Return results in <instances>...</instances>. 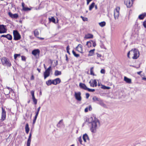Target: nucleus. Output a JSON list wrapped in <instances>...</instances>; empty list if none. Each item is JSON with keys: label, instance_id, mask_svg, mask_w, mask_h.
Segmentation results:
<instances>
[{"label": "nucleus", "instance_id": "nucleus-1", "mask_svg": "<svg viewBox=\"0 0 146 146\" xmlns=\"http://www.w3.org/2000/svg\"><path fill=\"white\" fill-rule=\"evenodd\" d=\"M89 121L91 125L90 129L91 131L93 133H96L97 129L100 125L99 120L95 117H91L89 118Z\"/></svg>", "mask_w": 146, "mask_h": 146}, {"label": "nucleus", "instance_id": "nucleus-2", "mask_svg": "<svg viewBox=\"0 0 146 146\" xmlns=\"http://www.w3.org/2000/svg\"><path fill=\"white\" fill-rule=\"evenodd\" d=\"M130 55L132 56L131 58L133 59H136L139 57V52L138 49L134 48L132 49L128 53L127 56L129 58H131L129 56Z\"/></svg>", "mask_w": 146, "mask_h": 146}, {"label": "nucleus", "instance_id": "nucleus-3", "mask_svg": "<svg viewBox=\"0 0 146 146\" xmlns=\"http://www.w3.org/2000/svg\"><path fill=\"white\" fill-rule=\"evenodd\" d=\"M2 65L4 66L10 67L11 65V63L8 58L6 57H3L1 59Z\"/></svg>", "mask_w": 146, "mask_h": 146}, {"label": "nucleus", "instance_id": "nucleus-4", "mask_svg": "<svg viewBox=\"0 0 146 146\" xmlns=\"http://www.w3.org/2000/svg\"><path fill=\"white\" fill-rule=\"evenodd\" d=\"M119 10L120 8L119 7H117L114 11V19L116 20H118V19L119 14Z\"/></svg>", "mask_w": 146, "mask_h": 146}, {"label": "nucleus", "instance_id": "nucleus-5", "mask_svg": "<svg viewBox=\"0 0 146 146\" xmlns=\"http://www.w3.org/2000/svg\"><path fill=\"white\" fill-rule=\"evenodd\" d=\"M13 33L14 40H19L21 38V35L17 31L14 30L13 31Z\"/></svg>", "mask_w": 146, "mask_h": 146}, {"label": "nucleus", "instance_id": "nucleus-6", "mask_svg": "<svg viewBox=\"0 0 146 146\" xmlns=\"http://www.w3.org/2000/svg\"><path fill=\"white\" fill-rule=\"evenodd\" d=\"M7 29L5 25H0V34L4 33H6Z\"/></svg>", "mask_w": 146, "mask_h": 146}, {"label": "nucleus", "instance_id": "nucleus-7", "mask_svg": "<svg viewBox=\"0 0 146 146\" xmlns=\"http://www.w3.org/2000/svg\"><path fill=\"white\" fill-rule=\"evenodd\" d=\"M124 2L125 4L126 5L127 7L130 8L132 5V0H124Z\"/></svg>", "mask_w": 146, "mask_h": 146}, {"label": "nucleus", "instance_id": "nucleus-8", "mask_svg": "<svg viewBox=\"0 0 146 146\" xmlns=\"http://www.w3.org/2000/svg\"><path fill=\"white\" fill-rule=\"evenodd\" d=\"M81 95V93L80 92H75V97L76 99L78 101H80L81 100L82 98Z\"/></svg>", "mask_w": 146, "mask_h": 146}, {"label": "nucleus", "instance_id": "nucleus-9", "mask_svg": "<svg viewBox=\"0 0 146 146\" xmlns=\"http://www.w3.org/2000/svg\"><path fill=\"white\" fill-rule=\"evenodd\" d=\"M6 117V111L5 110L3 109V107L2 108V113H1V117L0 119L1 121H4Z\"/></svg>", "mask_w": 146, "mask_h": 146}, {"label": "nucleus", "instance_id": "nucleus-10", "mask_svg": "<svg viewBox=\"0 0 146 146\" xmlns=\"http://www.w3.org/2000/svg\"><path fill=\"white\" fill-rule=\"evenodd\" d=\"M40 53V50L39 49H35L33 50L32 52V54L35 56L38 54L39 56Z\"/></svg>", "mask_w": 146, "mask_h": 146}, {"label": "nucleus", "instance_id": "nucleus-11", "mask_svg": "<svg viewBox=\"0 0 146 146\" xmlns=\"http://www.w3.org/2000/svg\"><path fill=\"white\" fill-rule=\"evenodd\" d=\"M76 50L81 53H83L82 46L79 44L76 47Z\"/></svg>", "mask_w": 146, "mask_h": 146}, {"label": "nucleus", "instance_id": "nucleus-12", "mask_svg": "<svg viewBox=\"0 0 146 146\" xmlns=\"http://www.w3.org/2000/svg\"><path fill=\"white\" fill-rule=\"evenodd\" d=\"M1 37H5L9 40H11L12 38V36L9 34H8L7 35H2L1 36Z\"/></svg>", "mask_w": 146, "mask_h": 146}, {"label": "nucleus", "instance_id": "nucleus-13", "mask_svg": "<svg viewBox=\"0 0 146 146\" xmlns=\"http://www.w3.org/2000/svg\"><path fill=\"white\" fill-rule=\"evenodd\" d=\"M31 135L32 133H31L30 132V133L29 137L27 141V146H30L31 140Z\"/></svg>", "mask_w": 146, "mask_h": 146}, {"label": "nucleus", "instance_id": "nucleus-14", "mask_svg": "<svg viewBox=\"0 0 146 146\" xmlns=\"http://www.w3.org/2000/svg\"><path fill=\"white\" fill-rule=\"evenodd\" d=\"M83 139L84 142H87V141H89V137L87 134H85L83 135Z\"/></svg>", "mask_w": 146, "mask_h": 146}, {"label": "nucleus", "instance_id": "nucleus-15", "mask_svg": "<svg viewBox=\"0 0 146 146\" xmlns=\"http://www.w3.org/2000/svg\"><path fill=\"white\" fill-rule=\"evenodd\" d=\"M79 86L80 88L85 90H87L88 88L85 84L81 83H80Z\"/></svg>", "mask_w": 146, "mask_h": 146}, {"label": "nucleus", "instance_id": "nucleus-16", "mask_svg": "<svg viewBox=\"0 0 146 146\" xmlns=\"http://www.w3.org/2000/svg\"><path fill=\"white\" fill-rule=\"evenodd\" d=\"M97 103L98 104L100 105L101 106L105 107H106V105L104 103L103 101L100 98Z\"/></svg>", "mask_w": 146, "mask_h": 146}, {"label": "nucleus", "instance_id": "nucleus-17", "mask_svg": "<svg viewBox=\"0 0 146 146\" xmlns=\"http://www.w3.org/2000/svg\"><path fill=\"white\" fill-rule=\"evenodd\" d=\"M146 16V13H144L139 15L138 18L140 19H143Z\"/></svg>", "mask_w": 146, "mask_h": 146}, {"label": "nucleus", "instance_id": "nucleus-18", "mask_svg": "<svg viewBox=\"0 0 146 146\" xmlns=\"http://www.w3.org/2000/svg\"><path fill=\"white\" fill-rule=\"evenodd\" d=\"M124 80L125 82L128 83L130 84L131 83V80L126 76L124 77Z\"/></svg>", "mask_w": 146, "mask_h": 146}, {"label": "nucleus", "instance_id": "nucleus-19", "mask_svg": "<svg viewBox=\"0 0 146 146\" xmlns=\"http://www.w3.org/2000/svg\"><path fill=\"white\" fill-rule=\"evenodd\" d=\"M55 85L59 84L61 82V80L59 78H56L54 80Z\"/></svg>", "mask_w": 146, "mask_h": 146}, {"label": "nucleus", "instance_id": "nucleus-20", "mask_svg": "<svg viewBox=\"0 0 146 146\" xmlns=\"http://www.w3.org/2000/svg\"><path fill=\"white\" fill-rule=\"evenodd\" d=\"M93 35L91 34H89L85 35L84 38L86 39H89L93 38Z\"/></svg>", "mask_w": 146, "mask_h": 146}, {"label": "nucleus", "instance_id": "nucleus-21", "mask_svg": "<svg viewBox=\"0 0 146 146\" xmlns=\"http://www.w3.org/2000/svg\"><path fill=\"white\" fill-rule=\"evenodd\" d=\"M25 129L26 133L27 134L28 133L29 131V124L28 123H27L26 125Z\"/></svg>", "mask_w": 146, "mask_h": 146}, {"label": "nucleus", "instance_id": "nucleus-22", "mask_svg": "<svg viewBox=\"0 0 146 146\" xmlns=\"http://www.w3.org/2000/svg\"><path fill=\"white\" fill-rule=\"evenodd\" d=\"M48 19L50 22H52L55 23V19L53 17H50L48 18Z\"/></svg>", "mask_w": 146, "mask_h": 146}, {"label": "nucleus", "instance_id": "nucleus-23", "mask_svg": "<svg viewBox=\"0 0 146 146\" xmlns=\"http://www.w3.org/2000/svg\"><path fill=\"white\" fill-rule=\"evenodd\" d=\"M61 74V71H59L58 70H56L55 71L54 75L55 76H57L59 75H60Z\"/></svg>", "mask_w": 146, "mask_h": 146}, {"label": "nucleus", "instance_id": "nucleus-24", "mask_svg": "<svg viewBox=\"0 0 146 146\" xmlns=\"http://www.w3.org/2000/svg\"><path fill=\"white\" fill-rule=\"evenodd\" d=\"M50 74V72H46L45 71L44 74V78L45 79L47 77L49 76Z\"/></svg>", "mask_w": 146, "mask_h": 146}, {"label": "nucleus", "instance_id": "nucleus-25", "mask_svg": "<svg viewBox=\"0 0 146 146\" xmlns=\"http://www.w3.org/2000/svg\"><path fill=\"white\" fill-rule=\"evenodd\" d=\"M95 49H94L92 50H90L89 52V54H88L89 56H92L94 54V51H95Z\"/></svg>", "mask_w": 146, "mask_h": 146}, {"label": "nucleus", "instance_id": "nucleus-26", "mask_svg": "<svg viewBox=\"0 0 146 146\" xmlns=\"http://www.w3.org/2000/svg\"><path fill=\"white\" fill-rule=\"evenodd\" d=\"M95 5V3L94 2H93L89 6V10L90 11H91L94 7Z\"/></svg>", "mask_w": 146, "mask_h": 146}, {"label": "nucleus", "instance_id": "nucleus-27", "mask_svg": "<svg viewBox=\"0 0 146 146\" xmlns=\"http://www.w3.org/2000/svg\"><path fill=\"white\" fill-rule=\"evenodd\" d=\"M86 45L88 47H91L92 45V40L87 41L86 42Z\"/></svg>", "mask_w": 146, "mask_h": 146}, {"label": "nucleus", "instance_id": "nucleus-28", "mask_svg": "<svg viewBox=\"0 0 146 146\" xmlns=\"http://www.w3.org/2000/svg\"><path fill=\"white\" fill-rule=\"evenodd\" d=\"M99 25L101 27H102L105 26L106 25V22L104 21L102 22L99 23Z\"/></svg>", "mask_w": 146, "mask_h": 146}, {"label": "nucleus", "instance_id": "nucleus-29", "mask_svg": "<svg viewBox=\"0 0 146 146\" xmlns=\"http://www.w3.org/2000/svg\"><path fill=\"white\" fill-rule=\"evenodd\" d=\"M100 99V98H98L96 96H94L92 98V100L94 102H96V101L98 102Z\"/></svg>", "mask_w": 146, "mask_h": 146}, {"label": "nucleus", "instance_id": "nucleus-30", "mask_svg": "<svg viewBox=\"0 0 146 146\" xmlns=\"http://www.w3.org/2000/svg\"><path fill=\"white\" fill-rule=\"evenodd\" d=\"M46 84L48 86L50 85L51 84V80H49L48 81H46Z\"/></svg>", "mask_w": 146, "mask_h": 146}, {"label": "nucleus", "instance_id": "nucleus-31", "mask_svg": "<svg viewBox=\"0 0 146 146\" xmlns=\"http://www.w3.org/2000/svg\"><path fill=\"white\" fill-rule=\"evenodd\" d=\"M72 52L74 56H75L76 57H78L80 56L79 54H76L74 50H72Z\"/></svg>", "mask_w": 146, "mask_h": 146}, {"label": "nucleus", "instance_id": "nucleus-32", "mask_svg": "<svg viewBox=\"0 0 146 146\" xmlns=\"http://www.w3.org/2000/svg\"><path fill=\"white\" fill-rule=\"evenodd\" d=\"M5 95H8L10 93V92H11V91H10V90H8L6 89H5Z\"/></svg>", "mask_w": 146, "mask_h": 146}, {"label": "nucleus", "instance_id": "nucleus-33", "mask_svg": "<svg viewBox=\"0 0 146 146\" xmlns=\"http://www.w3.org/2000/svg\"><path fill=\"white\" fill-rule=\"evenodd\" d=\"M34 33L35 36L38 35L39 34L38 31L36 30L34 31Z\"/></svg>", "mask_w": 146, "mask_h": 146}, {"label": "nucleus", "instance_id": "nucleus-34", "mask_svg": "<svg viewBox=\"0 0 146 146\" xmlns=\"http://www.w3.org/2000/svg\"><path fill=\"white\" fill-rule=\"evenodd\" d=\"M94 69V67H92L90 68V74L91 75H94V74L93 72V69Z\"/></svg>", "mask_w": 146, "mask_h": 146}, {"label": "nucleus", "instance_id": "nucleus-35", "mask_svg": "<svg viewBox=\"0 0 146 146\" xmlns=\"http://www.w3.org/2000/svg\"><path fill=\"white\" fill-rule=\"evenodd\" d=\"M78 141L81 144H82V140L81 139V136L79 137L78 139Z\"/></svg>", "mask_w": 146, "mask_h": 146}, {"label": "nucleus", "instance_id": "nucleus-36", "mask_svg": "<svg viewBox=\"0 0 146 146\" xmlns=\"http://www.w3.org/2000/svg\"><path fill=\"white\" fill-rule=\"evenodd\" d=\"M19 17L18 15L17 14H13V18L17 19Z\"/></svg>", "mask_w": 146, "mask_h": 146}, {"label": "nucleus", "instance_id": "nucleus-37", "mask_svg": "<svg viewBox=\"0 0 146 146\" xmlns=\"http://www.w3.org/2000/svg\"><path fill=\"white\" fill-rule=\"evenodd\" d=\"M97 82L96 80H94L93 81V84L94 86H97Z\"/></svg>", "mask_w": 146, "mask_h": 146}, {"label": "nucleus", "instance_id": "nucleus-38", "mask_svg": "<svg viewBox=\"0 0 146 146\" xmlns=\"http://www.w3.org/2000/svg\"><path fill=\"white\" fill-rule=\"evenodd\" d=\"M34 104L36 105L37 103V100L35 98H32Z\"/></svg>", "mask_w": 146, "mask_h": 146}, {"label": "nucleus", "instance_id": "nucleus-39", "mask_svg": "<svg viewBox=\"0 0 146 146\" xmlns=\"http://www.w3.org/2000/svg\"><path fill=\"white\" fill-rule=\"evenodd\" d=\"M87 90L89 92H93L95 91L94 89H91L88 88Z\"/></svg>", "mask_w": 146, "mask_h": 146}, {"label": "nucleus", "instance_id": "nucleus-40", "mask_svg": "<svg viewBox=\"0 0 146 146\" xmlns=\"http://www.w3.org/2000/svg\"><path fill=\"white\" fill-rule=\"evenodd\" d=\"M20 56V54H15L14 55V59H15V60H16L17 57H18L19 56Z\"/></svg>", "mask_w": 146, "mask_h": 146}, {"label": "nucleus", "instance_id": "nucleus-41", "mask_svg": "<svg viewBox=\"0 0 146 146\" xmlns=\"http://www.w3.org/2000/svg\"><path fill=\"white\" fill-rule=\"evenodd\" d=\"M31 93L32 96V98H35L34 95V91L33 90L31 91Z\"/></svg>", "mask_w": 146, "mask_h": 146}, {"label": "nucleus", "instance_id": "nucleus-42", "mask_svg": "<svg viewBox=\"0 0 146 146\" xmlns=\"http://www.w3.org/2000/svg\"><path fill=\"white\" fill-rule=\"evenodd\" d=\"M51 69V66H50L45 70V71H46V72H50Z\"/></svg>", "mask_w": 146, "mask_h": 146}, {"label": "nucleus", "instance_id": "nucleus-43", "mask_svg": "<svg viewBox=\"0 0 146 146\" xmlns=\"http://www.w3.org/2000/svg\"><path fill=\"white\" fill-rule=\"evenodd\" d=\"M23 10H24L25 11H27L29 10H30L29 8L28 7H24V8H23Z\"/></svg>", "mask_w": 146, "mask_h": 146}, {"label": "nucleus", "instance_id": "nucleus-44", "mask_svg": "<svg viewBox=\"0 0 146 146\" xmlns=\"http://www.w3.org/2000/svg\"><path fill=\"white\" fill-rule=\"evenodd\" d=\"M70 49V48H69V45L68 46L66 47V50L67 52L69 54H70V52L69 51V50Z\"/></svg>", "mask_w": 146, "mask_h": 146}, {"label": "nucleus", "instance_id": "nucleus-45", "mask_svg": "<svg viewBox=\"0 0 146 146\" xmlns=\"http://www.w3.org/2000/svg\"><path fill=\"white\" fill-rule=\"evenodd\" d=\"M92 43L93 45V46L95 47L96 46V44L95 42L94 41L92 40Z\"/></svg>", "mask_w": 146, "mask_h": 146}, {"label": "nucleus", "instance_id": "nucleus-46", "mask_svg": "<svg viewBox=\"0 0 146 146\" xmlns=\"http://www.w3.org/2000/svg\"><path fill=\"white\" fill-rule=\"evenodd\" d=\"M100 46V47H101V48H102L105 49V47L104 46V44L102 43H101Z\"/></svg>", "mask_w": 146, "mask_h": 146}, {"label": "nucleus", "instance_id": "nucleus-47", "mask_svg": "<svg viewBox=\"0 0 146 146\" xmlns=\"http://www.w3.org/2000/svg\"><path fill=\"white\" fill-rule=\"evenodd\" d=\"M7 89L8 90H10V91L13 92L12 89L11 88H10L9 87L7 86L6 87Z\"/></svg>", "mask_w": 146, "mask_h": 146}, {"label": "nucleus", "instance_id": "nucleus-48", "mask_svg": "<svg viewBox=\"0 0 146 146\" xmlns=\"http://www.w3.org/2000/svg\"><path fill=\"white\" fill-rule=\"evenodd\" d=\"M36 119L37 117H34V118L33 120V124H34L35 123Z\"/></svg>", "mask_w": 146, "mask_h": 146}, {"label": "nucleus", "instance_id": "nucleus-49", "mask_svg": "<svg viewBox=\"0 0 146 146\" xmlns=\"http://www.w3.org/2000/svg\"><path fill=\"white\" fill-rule=\"evenodd\" d=\"M9 15L10 17L12 18H13V14H12L11 12H9Z\"/></svg>", "mask_w": 146, "mask_h": 146}, {"label": "nucleus", "instance_id": "nucleus-50", "mask_svg": "<svg viewBox=\"0 0 146 146\" xmlns=\"http://www.w3.org/2000/svg\"><path fill=\"white\" fill-rule=\"evenodd\" d=\"M105 70L104 69H102L100 71V72L102 74H104L105 73Z\"/></svg>", "mask_w": 146, "mask_h": 146}, {"label": "nucleus", "instance_id": "nucleus-51", "mask_svg": "<svg viewBox=\"0 0 146 146\" xmlns=\"http://www.w3.org/2000/svg\"><path fill=\"white\" fill-rule=\"evenodd\" d=\"M90 96V94L88 93H86V97L87 99H88Z\"/></svg>", "mask_w": 146, "mask_h": 146}, {"label": "nucleus", "instance_id": "nucleus-52", "mask_svg": "<svg viewBox=\"0 0 146 146\" xmlns=\"http://www.w3.org/2000/svg\"><path fill=\"white\" fill-rule=\"evenodd\" d=\"M88 107H86V108H85V110H84L85 112H87L88 111Z\"/></svg>", "mask_w": 146, "mask_h": 146}, {"label": "nucleus", "instance_id": "nucleus-53", "mask_svg": "<svg viewBox=\"0 0 146 146\" xmlns=\"http://www.w3.org/2000/svg\"><path fill=\"white\" fill-rule=\"evenodd\" d=\"M39 112H37H37H36V115H35V117H37V116H38V113H39Z\"/></svg>", "mask_w": 146, "mask_h": 146}, {"label": "nucleus", "instance_id": "nucleus-54", "mask_svg": "<svg viewBox=\"0 0 146 146\" xmlns=\"http://www.w3.org/2000/svg\"><path fill=\"white\" fill-rule=\"evenodd\" d=\"M106 86L104 85H102L101 87L103 89H106Z\"/></svg>", "mask_w": 146, "mask_h": 146}, {"label": "nucleus", "instance_id": "nucleus-55", "mask_svg": "<svg viewBox=\"0 0 146 146\" xmlns=\"http://www.w3.org/2000/svg\"><path fill=\"white\" fill-rule=\"evenodd\" d=\"M34 77L33 75H32L31 78V80H34Z\"/></svg>", "mask_w": 146, "mask_h": 146}, {"label": "nucleus", "instance_id": "nucleus-56", "mask_svg": "<svg viewBox=\"0 0 146 146\" xmlns=\"http://www.w3.org/2000/svg\"><path fill=\"white\" fill-rule=\"evenodd\" d=\"M53 84L54 85H55L54 82V80H51V84Z\"/></svg>", "mask_w": 146, "mask_h": 146}, {"label": "nucleus", "instance_id": "nucleus-57", "mask_svg": "<svg viewBox=\"0 0 146 146\" xmlns=\"http://www.w3.org/2000/svg\"><path fill=\"white\" fill-rule=\"evenodd\" d=\"M88 109L89 110L91 111L92 110V108L91 106H89V107L88 108Z\"/></svg>", "mask_w": 146, "mask_h": 146}, {"label": "nucleus", "instance_id": "nucleus-58", "mask_svg": "<svg viewBox=\"0 0 146 146\" xmlns=\"http://www.w3.org/2000/svg\"><path fill=\"white\" fill-rule=\"evenodd\" d=\"M97 56L98 57H100L102 56V55L98 53H97Z\"/></svg>", "mask_w": 146, "mask_h": 146}, {"label": "nucleus", "instance_id": "nucleus-59", "mask_svg": "<svg viewBox=\"0 0 146 146\" xmlns=\"http://www.w3.org/2000/svg\"><path fill=\"white\" fill-rule=\"evenodd\" d=\"M65 56H66V60L67 61H68V56H67V55L66 54L65 55Z\"/></svg>", "mask_w": 146, "mask_h": 146}, {"label": "nucleus", "instance_id": "nucleus-60", "mask_svg": "<svg viewBox=\"0 0 146 146\" xmlns=\"http://www.w3.org/2000/svg\"><path fill=\"white\" fill-rule=\"evenodd\" d=\"M40 107H39L38 108L37 110V112H39V111L40 109Z\"/></svg>", "mask_w": 146, "mask_h": 146}, {"label": "nucleus", "instance_id": "nucleus-61", "mask_svg": "<svg viewBox=\"0 0 146 146\" xmlns=\"http://www.w3.org/2000/svg\"><path fill=\"white\" fill-rule=\"evenodd\" d=\"M141 72H142V71L138 72H137V74H138L140 75V74L141 73Z\"/></svg>", "mask_w": 146, "mask_h": 146}, {"label": "nucleus", "instance_id": "nucleus-62", "mask_svg": "<svg viewBox=\"0 0 146 146\" xmlns=\"http://www.w3.org/2000/svg\"><path fill=\"white\" fill-rule=\"evenodd\" d=\"M81 18H82V20H83V21H86V20H85L84 19H84V17H83L82 16H81Z\"/></svg>", "mask_w": 146, "mask_h": 146}, {"label": "nucleus", "instance_id": "nucleus-63", "mask_svg": "<svg viewBox=\"0 0 146 146\" xmlns=\"http://www.w3.org/2000/svg\"><path fill=\"white\" fill-rule=\"evenodd\" d=\"M87 5H88L90 2L88 0H87Z\"/></svg>", "mask_w": 146, "mask_h": 146}, {"label": "nucleus", "instance_id": "nucleus-64", "mask_svg": "<svg viewBox=\"0 0 146 146\" xmlns=\"http://www.w3.org/2000/svg\"><path fill=\"white\" fill-rule=\"evenodd\" d=\"M62 121H63V120H60L59 121V122H58V124H60L61 123H62Z\"/></svg>", "mask_w": 146, "mask_h": 146}]
</instances>
